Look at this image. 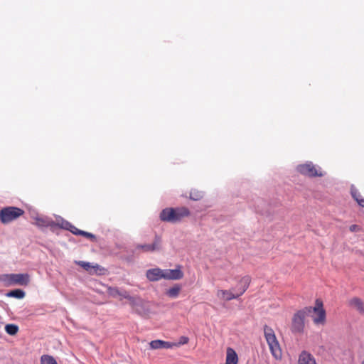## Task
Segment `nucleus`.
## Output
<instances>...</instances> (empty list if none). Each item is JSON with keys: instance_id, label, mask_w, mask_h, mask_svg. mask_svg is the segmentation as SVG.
<instances>
[{"instance_id": "f257e3e1", "label": "nucleus", "mask_w": 364, "mask_h": 364, "mask_svg": "<svg viewBox=\"0 0 364 364\" xmlns=\"http://www.w3.org/2000/svg\"><path fill=\"white\" fill-rule=\"evenodd\" d=\"M250 283V277L245 276L242 277L239 282V287L231 288L229 290L218 289L216 292L217 297L222 301H230L234 299H237L242 295L247 289Z\"/></svg>"}, {"instance_id": "f03ea898", "label": "nucleus", "mask_w": 364, "mask_h": 364, "mask_svg": "<svg viewBox=\"0 0 364 364\" xmlns=\"http://www.w3.org/2000/svg\"><path fill=\"white\" fill-rule=\"evenodd\" d=\"M189 215L190 211L185 207L177 208H166L161 212L160 219L164 222L176 223Z\"/></svg>"}, {"instance_id": "7ed1b4c3", "label": "nucleus", "mask_w": 364, "mask_h": 364, "mask_svg": "<svg viewBox=\"0 0 364 364\" xmlns=\"http://www.w3.org/2000/svg\"><path fill=\"white\" fill-rule=\"evenodd\" d=\"M264 333L272 356L277 360L281 359L282 355V349L273 329L264 326Z\"/></svg>"}, {"instance_id": "20e7f679", "label": "nucleus", "mask_w": 364, "mask_h": 364, "mask_svg": "<svg viewBox=\"0 0 364 364\" xmlns=\"http://www.w3.org/2000/svg\"><path fill=\"white\" fill-rule=\"evenodd\" d=\"M311 314V306H306L294 314L291 326V330L294 333H303L305 326V318Z\"/></svg>"}, {"instance_id": "39448f33", "label": "nucleus", "mask_w": 364, "mask_h": 364, "mask_svg": "<svg viewBox=\"0 0 364 364\" xmlns=\"http://www.w3.org/2000/svg\"><path fill=\"white\" fill-rule=\"evenodd\" d=\"M0 282L6 287L13 285L26 286L30 282L28 274H4L0 275Z\"/></svg>"}, {"instance_id": "423d86ee", "label": "nucleus", "mask_w": 364, "mask_h": 364, "mask_svg": "<svg viewBox=\"0 0 364 364\" xmlns=\"http://www.w3.org/2000/svg\"><path fill=\"white\" fill-rule=\"evenodd\" d=\"M24 211L17 207L9 206L0 210V220L4 224H7L23 215Z\"/></svg>"}, {"instance_id": "0eeeda50", "label": "nucleus", "mask_w": 364, "mask_h": 364, "mask_svg": "<svg viewBox=\"0 0 364 364\" xmlns=\"http://www.w3.org/2000/svg\"><path fill=\"white\" fill-rule=\"evenodd\" d=\"M161 249V238L156 235L152 244H137L134 247V253H146L159 251Z\"/></svg>"}, {"instance_id": "6e6552de", "label": "nucleus", "mask_w": 364, "mask_h": 364, "mask_svg": "<svg viewBox=\"0 0 364 364\" xmlns=\"http://www.w3.org/2000/svg\"><path fill=\"white\" fill-rule=\"evenodd\" d=\"M296 170L301 174L308 177L323 176V173L319 167H316L312 162H306L304 164H300L296 167Z\"/></svg>"}, {"instance_id": "1a4fd4ad", "label": "nucleus", "mask_w": 364, "mask_h": 364, "mask_svg": "<svg viewBox=\"0 0 364 364\" xmlns=\"http://www.w3.org/2000/svg\"><path fill=\"white\" fill-rule=\"evenodd\" d=\"M107 294L110 296L119 299V300L126 299L129 301L130 304L132 305L136 304L137 303V301L139 300L138 298L130 296L127 291L119 289V288L117 287H109L107 288Z\"/></svg>"}, {"instance_id": "9d476101", "label": "nucleus", "mask_w": 364, "mask_h": 364, "mask_svg": "<svg viewBox=\"0 0 364 364\" xmlns=\"http://www.w3.org/2000/svg\"><path fill=\"white\" fill-rule=\"evenodd\" d=\"M57 222H58V226H60V228H62L63 229L70 231L73 234H74L75 235H82V236H85V237H86L87 238H90V239L95 238V236L93 234L77 229L76 227L70 223L63 220L61 218L57 219Z\"/></svg>"}, {"instance_id": "9b49d317", "label": "nucleus", "mask_w": 364, "mask_h": 364, "mask_svg": "<svg viewBox=\"0 0 364 364\" xmlns=\"http://www.w3.org/2000/svg\"><path fill=\"white\" fill-rule=\"evenodd\" d=\"M315 314L313 316V321L316 325H323L326 322V311L323 308V303L319 299L316 301L314 307H311V313Z\"/></svg>"}, {"instance_id": "f8f14e48", "label": "nucleus", "mask_w": 364, "mask_h": 364, "mask_svg": "<svg viewBox=\"0 0 364 364\" xmlns=\"http://www.w3.org/2000/svg\"><path fill=\"white\" fill-rule=\"evenodd\" d=\"M162 276L165 279L178 280L183 277V273L179 268L175 269H163Z\"/></svg>"}, {"instance_id": "ddd939ff", "label": "nucleus", "mask_w": 364, "mask_h": 364, "mask_svg": "<svg viewBox=\"0 0 364 364\" xmlns=\"http://www.w3.org/2000/svg\"><path fill=\"white\" fill-rule=\"evenodd\" d=\"M151 349H168L172 348L175 346H178V344L176 343H171L168 341H164L162 340H154L149 343Z\"/></svg>"}, {"instance_id": "4468645a", "label": "nucleus", "mask_w": 364, "mask_h": 364, "mask_svg": "<svg viewBox=\"0 0 364 364\" xmlns=\"http://www.w3.org/2000/svg\"><path fill=\"white\" fill-rule=\"evenodd\" d=\"M163 269L160 268L150 269L146 271V276L147 279L151 282L159 281L161 279H164Z\"/></svg>"}, {"instance_id": "2eb2a0df", "label": "nucleus", "mask_w": 364, "mask_h": 364, "mask_svg": "<svg viewBox=\"0 0 364 364\" xmlns=\"http://www.w3.org/2000/svg\"><path fill=\"white\" fill-rule=\"evenodd\" d=\"M299 364H317L314 356L306 350H303L298 360Z\"/></svg>"}, {"instance_id": "dca6fc26", "label": "nucleus", "mask_w": 364, "mask_h": 364, "mask_svg": "<svg viewBox=\"0 0 364 364\" xmlns=\"http://www.w3.org/2000/svg\"><path fill=\"white\" fill-rule=\"evenodd\" d=\"M348 305L358 312L364 313V303L358 297L350 299L348 301Z\"/></svg>"}, {"instance_id": "f3484780", "label": "nucleus", "mask_w": 364, "mask_h": 364, "mask_svg": "<svg viewBox=\"0 0 364 364\" xmlns=\"http://www.w3.org/2000/svg\"><path fill=\"white\" fill-rule=\"evenodd\" d=\"M238 356L235 350L232 348H228L226 350L225 364H237Z\"/></svg>"}, {"instance_id": "a211bd4d", "label": "nucleus", "mask_w": 364, "mask_h": 364, "mask_svg": "<svg viewBox=\"0 0 364 364\" xmlns=\"http://www.w3.org/2000/svg\"><path fill=\"white\" fill-rule=\"evenodd\" d=\"M350 193L352 197L357 201L359 205L364 207V198L354 186L350 187Z\"/></svg>"}, {"instance_id": "6ab92c4d", "label": "nucleus", "mask_w": 364, "mask_h": 364, "mask_svg": "<svg viewBox=\"0 0 364 364\" xmlns=\"http://www.w3.org/2000/svg\"><path fill=\"white\" fill-rule=\"evenodd\" d=\"M77 264L84 268L85 270L89 271L90 273L95 272L97 269L99 268V265L96 264L95 266H92L90 262L79 261L77 262Z\"/></svg>"}, {"instance_id": "aec40b11", "label": "nucleus", "mask_w": 364, "mask_h": 364, "mask_svg": "<svg viewBox=\"0 0 364 364\" xmlns=\"http://www.w3.org/2000/svg\"><path fill=\"white\" fill-rule=\"evenodd\" d=\"M6 296L16 299H23L25 296V292L19 289H14L6 293Z\"/></svg>"}, {"instance_id": "412c9836", "label": "nucleus", "mask_w": 364, "mask_h": 364, "mask_svg": "<svg viewBox=\"0 0 364 364\" xmlns=\"http://www.w3.org/2000/svg\"><path fill=\"white\" fill-rule=\"evenodd\" d=\"M180 291L181 287L178 285H175L167 291L166 294L171 298H176L178 296Z\"/></svg>"}, {"instance_id": "4be33fe9", "label": "nucleus", "mask_w": 364, "mask_h": 364, "mask_svg": "<svg viewBox=\"0 0 364 364\" xmlns=\"http://www.w3.org/2000/svg\"><path fill=\"white\" fill-rule=\"evenodd\" d=\"M5 331L8 334L14 336L18 331V327L16 324H7L5 326Z\"/></svg>"}, {"instance_id": "5701e85b", "label": "nucleus", "mask_w": 364, "mask_h": 364, "mask_svg": "<svg viewBox=\"0 0 364 364\" xmlns=\"http://www.w3.org/2000/svg\"><path fill=\"white\" fill-rule=\"evenodd\" d=\"M41 364H58L55 358L48 355H43L41 358Z\"/></svg>"}, {"instance_id": "b1692460", "label": "nucleus", "mask_w": 364, "mask_h": 364, "mask_svg": "<svg viewBox=\"0 0 364 364\" xmlns=\"http://www.w3.org/2000/svg\"><path fill=\"white\" fill-rule=\"evenodd\" d=\"M203 197V193L199 191H191L190 193V198L193 200H198Z\"/></svg>"}, {"instance_id": "393cba45", "label": "nucleus", "mask_w": 364, "mask_h": 364, "mask_svg": "<svg viewBox=\"0 0 364 364\" xmlns=\"http://www.w3.org/2000/svg\"><path fill=\"white\" fill-rule=\"evenodd\" d=\"M36 223L38 226H48L49 225L47 220L43 218H37L36 219Z\"/></svg>"}, {"instance_id": "a878e982", "label": "nucleus", "mask_w": 364, "mask_h": 364, "mask_svg": "<svg viewBox=\"0 0 364 364\" xmlns=\"http://www.w3.org/2000/svg\"><path fill=\"white\" fill-rule=\"evenodd\" d=\"M349 230L351 232H356V231H358L360 230V228L357 225H352L350 226Z\"/></svg>"}, {"instance_id": "bb28decb", "label": "nucleus", "mask_w": 364, "mask_h": 364, "mask_svg": "<svg viewBox=\"0 0 364 364\" xmlns=\"http://www.w3.org/2000/svg\"><path fill=\"white\" fill-rule=\"evenodd\" d=\"M188 342V338L187 337L182 336L181 338L179 343H177V344H178V346H179L180 344H186Z\"/></svg>"}, {"instance_id": "cd10ccee", "label": "nucleus", "mask_w": 364, "mask_h": 364, "mask_svg": "<svg viewBox=\"0 0 364 364\" xmlns=\"http://www.w3.org/2000/svg\"><path fill=\"white\" fill-rule=\"evenodd\" d=\"M362 364H364V360L362 362Z\"/></svg>"}]
</instances>
